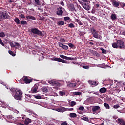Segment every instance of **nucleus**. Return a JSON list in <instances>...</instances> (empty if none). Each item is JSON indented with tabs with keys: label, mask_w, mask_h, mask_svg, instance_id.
I'll return each instance as SVG.
<instances>
[{
	"label": "nucleus",
	"mask_w": 125,
	"mask_h": 125,
	"mask_svg": "<svg viewBox=\"0 0 125 125\" xmlns=\"http://www.w3.org/2000/svg\"><path fill=\"white\" fill-rule=\"evenodd\" d=\"M10 90L12 92V95L15 100L20 101L21 100L23 92L21 90L12 88L10 89Z\"/></svg>",
	"instance_id": "nucleus-1"
},
{
	"label": "nucleus",
	"mask_w": 125,
	"mask_h": 125,
	"mask_svg": "<svg viewBox=\"0 0 125 125\" xmlns=\"http://www.w3.org/2000/svg\"><path fill=\"white\" fill-rule=\"evenodd\" d=\"M90 32L92 33V35H93L94 38L98 39L101 40L102 39V36L98 34V31H96L94 28H90Z\"/></svg>",
	"instance_id": "nucleus-2"
},
{
	"label": "nucleus",
	"mask_w": 125,
	"mask_h": 125,
	"mask_svg": "<svg viewBox=\"0 0 125 125\" xmlns=\"http://www.w3.org/2000/svg\"><path fill=\"white\" fill-rule=\"evenodd\" d=\"M31 33H33L36 35H38L40 36H42V31H40L38 29L35 28H31Z\"/></svg>",
	"instance_id": "nucleus-3"
},
{
	"label": "nucleus",
	"mask_w": 125,
	"mask_h": 125,
	"mask_svg": "<svg viewBox=\"0 0 125 125\" xmlns=\"http://www.w3.org/2000/svg\"><path fill=\"white\" fill-rule=\"evenodd\" d=\"M14 21H15V23L18 25L20 24L21 23L22 25L28 24V23L26 21L22 20V21H20V20L18 18H15V19L14 20Z\"/></svg>",
	"instance_id": "nucleus-4"
},
{
	"label": "nucleus",
	"mask_w": 125,
	"mask_h": 125,
	"mask_svg": "<svg viewBox=\"0 0 125 125\" xmlns=\"http://www.w3.org/2000/svg\"><path fill=\"white\" fill-rule=\"evenodd\" d=\"M18 120L19 121H23L24 120V123L25 125H29V123H32V120L31 119H29L28 118H24L23 117H19L18 118Z\"/></svg>",
	"instance_id": "nucleus-5"
},
{
	"label": "nucleus",
	"mask_w": 125,
	"mask_h": 125,
	"mask_svg": "<svg viewBox=\"0 0 125 125\" xmlns=\"http://www.w3.org/2000/svg\"><path fill=\"white\" fill-rule=\"evenodd\" d=\"M117 45L119 46V48L123 49L125 47V43L122 40H118L117 41Z\"/></svg>",
	"instance_id": "nucleus-6"
},
{
	"label": "nucleus",
	"mask_w": 125,
	"mask_h": 125,
	"mask_svg": "<svg viewBox=\"0 0 125 125\" xmlns=\"http://www.w3.org/2000/svg\"><path fill=\"white\" fill-rule=\"evenodd\" d=\"M48 83L50 84L51 85L54 86L55 87L60 86L61 84L57 81H54L53 80L48 81Z\"/></svg>",
	"instance_id": "nucleus-7"
},
{
	"label": "nucleus",
	"mask_w": 125,
	"mask_h": 125,
	"mask_svg": "<svg viewBox=\"0 0 125 125\" xmlns=\"http://www.w3.org/2000/svg\"><path fill=\"white\" fill-rule=\"evenodd\" d=\"M1 19H9L10 18V16L8 15V13L6 12H1Z\"/></svg>",
	"instance_id": "nucleus-8"
},
{
	"label": "nucleus",
	"mask_w": 125,
	"mask_h": 125,
	"mask_svg": "<svg viewBox=\"0 0 125 125\" xmlns=\"http://www.w3.org/2000/svg\"><path fill=\"white\" fill-rule=\"evenodd\" d=\"M54 61H57L60 62L61 63H65V64H69L67 61L64 60V59L61 58H55L53 59Z\"/></svg>",
	"instance_id": "nucleus-9"
},
{
	"label": "nucleus",
	"mask_w": 125,
	"mask_h": 125,
	"mask_svg": "<svg viewBox=\"0 0 125 125\" xmlns=\"http://www.w3.org/2000/svg\"><path fill=\"white\" fill-rule=\"evenodd\" d=\"M21 80V81H24L25 83H30L32 81V79H29V78L27 76H23Z\"/></svg>",
	"instance_id": "nucleus-10"
},
{
	"label": "nucleus",
	"mask_w": 125,
	"mask_h": 125,
	"mask_svg": "<svg viewBox=\"0 0 125 125\" xmlns=\"http://www.w3.org/2000/svg\"><path fill=\"white\" fill-rule=\"evenodd\" d=\"M58 46L59 47H61V48L63 49L64 50H67L69 48L68 46L62 44L61 42H58Z\"/></svg>",
	"instance_id": "nucleus-11"
},
{
	"label": "nucleus",
	"mask_w": 125,
	"mask_h": 125,
	"mask_svg": "<svg viewBox=\"0 0 125 125\" xmlns=\"http://www.w3.org/2000/svg\"><path fill=\"white\" fill-rule=\"evenodd\" d=\"M116 122L119 125H125V121L122 118L117 119Z\"/></svg>",
	"instance_id": "nucleus-12"
},
{
	"label": "nucleus",
	"mask_w": 125,
	"mask_h": 125,
	"mask_svg": "<svg viewBox=\"0 0 125 125\" xmlns=\"http://www.w3.org/2000/svg\"><path fill=\"white\" fill-rule=\"evenodd\" d=\"M111 3L114 7L119 8V6H120L119 1L117 2L115 0H112Z\"/></svg>",
	"instance_id": "nucleus-13"
},
{
	"label": "nucleus",
	"mask_w": 125,
	"mask_h": 125,
	"mask_svg": "<svg viewBox=\"0 0 125 125\" xmlns=\"http://www.w3.org/2000/svg\"><path fill=\"white\" fill-rule=\"evenodd\" d=\"M60 57L62 59H64L65 60H75V58H72V57H67V56H65L63 55H60Z\"/></svg>",
	"instance_id": "nucleus-14"
},
{
	"label": "nucleus",
	"mask_w": 125,
	"mask_h": 125,
	"mask_svg": "<svg viewBox=\"0 0 125 125\" xmlns=\"http://www.w3.org/2000/svg\"><path fill=\"white\" fill-rule=\"evenodd\" d=\"M68 7L69 11L73 12L75 11V7L74 4H69Z\"/></svg>",
	"instance_id": "nucleus-15"
},
{
	"label": "nucleus",
	"mask_w": 125,
	"mask_h": 125,
	"mask_svg": "<svg viewBox=\"0 0 125 125\" xmlns=\"http://www.w3.org/2000/svg\"><path fill=\"white\" fill-rule=\"evenodd\" d=\"M88 83H89V84L90 85H95V86L98 85V83L96 82V81L89 80L88 81Z\"/></svg>",
	"instance_id": "nucleus-16"
},
{
	"label": "nucleus",
	"mask_w": 125,
	"mask_h": 125,
	"mask_svg": "<svg viewBox=\"0 0 125 125\" xmlns=\"http://www.w3.org/2000/svg\"><path fill=\"white\" fill-rule=\"evenodd\" d=\"M63 10H60L58 9V10H57V11H56V15L58 16H63Z\"/></svg>",
	"instance_id": "nucleus-17"
},
{
	"label": "nucleus",
	"mask_w": 125,
	"mask_h": 125,
	"mask_svg": "<svg viewBox=\"0 0 125 125\" xmlns=\"http://www.w3.org/2000/svg\"><path fill=\"white\" fill-rule=\"evenodd\" d=\"M38 89V86L37 85L34 86V87L31 89V91L33 93H37Z\"/></svg>",
	"instance_id": "nucleus-18"
},
{
	"label": "nucleus",
	"mask_w": 125,
	"mask_h": 125,
	"mask_svg": "<svg viewBox=\"0 0 125 125\" xmlns=\"http://www.w3.org/2000/svg\"><path fill=\"white\" fill-rule=\"evenodd\" d=\"M100 109V107L98 106H93L92 108L93 112H95L96 111L99 110Z\"/></svg>",
	"instance_id": "nucleus-19"
},
{
	"label": "nucleus",
	"mask_w": 125,
	"mask_h": 125,
	"mask_svg": "<svg viewBox=\"0 0 125 125\" xmlns=\"http://www.w3.org/2000/svg\"><path fill=\"white\" fill-rule=\"evenodd\" d=\"M25 18H26V19H27L28 21H29V20H32L34 21L36 20V19L35 17H33L31 15H28V16L25 17Z\"/></svg>",
	"instance_id": "nucleus-20"
},
{
	"label": "nucleus",
	"mask_w": 125,
	"mask_h": 125,
	"mask_svg": "<svg viewBox=\"0 0 125 125\" xmlns=\"http://www.w3.org/2000/svg\"><path fill=\"white\" fill-rule=\"evenodd\" d=\"M106 91H107L106 88H104V87H103V88L100 89V90H99V92L101 93H106Z\"/></svg>",
	"instance_id": "nucleus-21"
},
{
	"label": "nucleus",
	"mask_w": 125,
	"mask_h": 125,
	"mask_svg": "<svg viewBox=\"0 0 125 125\" xmlns=\"http://www.w3.org/2000/svg\"><path fill=\"white\" fill-rule=\"evenodd\" d=\"M89 52L94 56H98L97 55L98 54L97 52L94 51L92 49L89 50Z\"/></svg>",
	"instance_id": "nucleus-22"
},
{
	"label": "nucleus",
	"mask_w": 125,
	"mask_h": 125,
	"mask_svg": "<svg viewBox=\"0 0 125 125\" xmlns=\"http://www.w3.org/2000/svg\"><path fill=\"white\" fill-rule=\"evenodd\" d=\"M111 19L112 21H115L117 19V17L115 14H112L111 15Z\"/></svg>",
	"instance_id": "nucleus-23"
},
{
	"label": "nucleus",
	"mask_w": 125,
	"mask_h": 125,
	"mask_svg": "<svg viewBox=\"0 0 125 125\" xmlns=\"http://www.w3.org/2000/svg\"><path fill=\"white\" fill-rule=\"evenodd\" d=\"M83 8L87 11H89L90 9V7L87 5L86 3L83 4Z\"/></svg>",
	"instance_id": "nucleus-24"
},
{
	"label": "nucleus",
	"mask_w": 125,
	"mask_h": 125,
	"mask_svg": "<svg viewBox=\"0 0 125 125\" xmlns=\"http://www.w3.org/2000/svg\"><path fill=\"white\" fill-rule=\"evenodd\" d=\"M69 116L70 118H76L77 114L75 113H71L69 114Z\"/></svg>",
	"instance_id": "nucleus-25"
},
{
	"label": "nucleus",
	"mask_w": 125,
	"mask_h": 125,
	"mask_svg": "<svg viewBox=\"0 0 125 125\" xmlns=\"http://www.w3.org/2000/svg\"><path fill=\"white\" fill-rule=\"evenodd\" d=\"M68 86L70 88H74L76 86V83H71L68 84Z\"/></svg>",
	"instance_id": "nucleus-26"
},
{
	"label": "nucleus",
	"mask_w": 125,
	"mask_h": 125,
	"mask_svg": "<svg viewBox=\"0 0 125 125\" xmlns=\"http://www.w3.org/2000/svg\"><path fill=\"white\" fill-rule=\"evenodd\" d=\"M42 90L43 92H44L45 93H47V92H48V89L47 88V87H43L42 88Z\"/></svg>",
	"instance_id": "nucleus-27"
},
{
	"label": "nucleus",
	"mask_w": 125,
	"mask_h": 125,
	"mask_svg": "<svg viewBox=\"0 0 125 125\" xmlns=\"http://www.w3.org/2000/svg\"><path fill=\"white\" fill-rule=\"evenodd\" d=\"M57 25L58 26H63L64 25V21H58Z\"/></svg>",
	"instance_id": "nucleus-28"
},
{
	"label": "nucleus",
	"mask_w": 125,
	"mask_h": 125,
	"mask_svg": "<svg viewBox=\"0 0 125 125\" xmlns=\"http://www.w3.org/2000/svg\"><path fill=\"white\" fill-rule=\"evenodd\" d=\"M112 46L113 47V48H118L119 46L117 44V43H113L112 44Z\"/></svg>",
	"instance_id": "nucleus-29"
},
{
	"label": "nucleus",
	"mask_w": 125,
	"mask_h": 125,
	"mask_svg": "<svg viewBox=\"0 0 125 125\" xmlns=\"http://www.w3.org/2000/svg\"><path fill=\"white\" fill-rule=\"evenodd\" d=\"M8 43H9L12 48H16V46L14 45V43L11 42H8Z\"/></svg>",
	"instance_id": "nucleus-30"
},
{
	"label": "nucleus",
	"mask_w": 125,
	"mask_h": 125,
	"mask_svg": "<svg viewBox=\"0 0 125 125\" xmlns=\"http://www.w3.org/2000/svg\"><path fill=\"white\" fill-rule=\"evenodd\" d=\"M75 21L76 22L78 23L79 25H82V22L80 21L79 19H75Z\"/></svg>",
	"instance_id": "nucleus-31"
},
{
	"label": "nucleus",
	"mask_w": 125,
	"mask_h": 125,
	"mask_svg": "<svg viewBox=\"0 0 125 125\" xmlns=\"http://www.w3.org/2000/svg\"><path fill=\"white\" fill-rule=\"evenodd\" d=\"M104 106L105 108H106L107 109H110V106L109 104H107L106 103H104Z\"/></svg>",
	"instance_id": "nucleus-32"
},
{
	"label": "nucleus",
	"mask_w": 125,
	"mask_h": 125,
	"mask_svg": "<svg viewBox=\"0 0 125 125\" xmlns=\"http://www.w3.org/2000/svg\"><path fill=\"white\" fill-rule=\"evenodd\" d=\"M67 45H68L69 47L71 48H73V49L75 48V46L73 44L70 43L67 44Z\"/></svg>",
	"instance_id": "nucleus-33"
},
{
	"label": "nucleus",
	"mask_w": 125,
	"mask_h": 125,
	"mask_svg": "<svg viewBox=\"0 0 125 125\" xmlns=\"http://www.w3.org/2000/svg\"><path fill=\"white\" fill-rule=\"evenodd\" d=\"M76 105V102L75 101H71V102H70V106H71V107H73L74 105Z\"/></svg>",
	"instance_id": "nucleus-34"
},
{
	"label": "nucleus",
	"mask_w": 125,
	"mask_h": 125,
	"mask_svg": "<svg viewBox=\"0 0 125 125\" xmlns=\"http://www.w3.org/2000/svg\"><path fill=\"white\" fill-rule=\"evenodd\" d=\"M9 54L11 55V56H12L13 57H15L16 56V54L14 53V52H12V51L11 50H9L8 51Z\"/></svg>",
	"instance_id": "nucleus-35"
},
{
	"label": "nucleus",
	"mask_w": 125,
	"mask_h": 125,
	"mask_svg": "<svg viewBox=\"0 0 125 125\" xmlns=\"http://www.w3.org/2000/svg\"><path fill=\"white\" fill-rule=\"evenodd\" d=\"M81 119L82 120L85 121L86 122L89 121V118L88 117H84L82 118Z\"/></svg>",
	"instance_id": "nucleus-36"
},
{
	"label": "nucleus",
	"mask_w": 125,
	"mask_h": 125,
	"mask_svg": "<svg viewBox=\"0 0 125 125\" xmlns=\"http://www.w3.org/2000/svg\"><path fill=\"white\" fill-rule=\"evenodd\" d=\"M5 36V33L3 32H1L0 33V37L1 38H4Z\"/></svg>",
	"instance_id": "nucleus-37"
},
{
	"label": "nucleus",
	"mask_w": 125,
	"mask_h": 125,
	"mask_svg": "<svg viewBox=\"0 0 125 125\" xmlns=\"http://www.w3.org/2000/svg\"><path fill=\"white\" fill-rule=\"evenodd\" d=\"M37 5L40 6L41 5L39 0H34Z\"/></svg>",
	"instance_id": "nucleus-38"
},
{
	"label": "nucleus",
	"mask_w": 125,
	"mask_h": 125,
	"mask_svg": "<svg viewBox=\"0 0 125 125\" xmlns=\"http://www.w3.org/2000/svg\"><path fill=\"white\" fill-rule=\"evenodd\" d=\"M90 19L93 21H95L97 20V18H96V17L92 16V17H90Z\"/></svg>",
	"instance_id": "nucleus-39"
},
{
	"label": "nucleus",
	"mask_w": 125,
	"mask_h": 125,
	"mask_svg": "<svg viewBox=\"0 0 125 125\" xmlns=\"http://www.w3.org/2000/svg\"><path fill=\"white\" fill-rule=\"evenodd\" d=\"M75 26L73 23L68 24V27L70 28H74Z\"/></svg>",
	"instance_id": "nucleus-40"
},
{
	"label": "nucleus",
	"mask_w": 125,
	"mask_h": 125,
	"mask_svg": "<svg viewBox=\"0 0 125 125\" xmlns=\"http://www.w3.org/2000/svg\"><path fill=\"white\" fill-rule=\"evenodd\" d=\"M101 50H102V53L106 54V53H107V50H105V49L101 48Z\"/></svg>",
	"instance_id": "nucleus-41"
},
{
	"label": "nucleus",
	"mask_w": 125,
	"mask_h": 125,
	"mask_svg": "<svg viewBox=\"0 0 125 125\" xmlns=\"http://www.w3.org/2000/svg\"><path fill=\"white\" fill-rule=\"evenodd\" d=\"M27 112L28 113H30L31 114L34 115V116H36L37 115L36 114L35 112H34L33 111H31L30 110H27Z\"/></svg>",
	"instance_id": "nucleus-42"
},
{
	"label": "nucleus",
	"mask_w": 125,
	"mask_h": 125,
	"mask_svg": "<svg viewBox=\"0 0 125 125\" xmlns=\"http://www.w3.org/2000/svg\"><path fill=\"white\" fill-rule=\"evenodd\" d=\"M19 17L21 18V19H24L25 18V16H24L23 14H21L19 15Z\"/></svg>",
	"instance_id": "nucleus-43"
},
{
	"label": "nucleus",
	"mask_w": 125,
	"mask_h": 125,
	"mask_svg": "<svg viewBox=\"0 0 125 125\" xmlns=\"http://www.w3.org/2000/svg\"><path fill=\"white\" fill-rule=\"evenodd\" d=\"M70 20V17H64V21H68Z\"/></svg>",
	"instance_id": "nucleus-44"
},
{
	"label": "nucleus",
	"mask_w": 125,
	"mask_h": 125,
	"mask_svg": "<svg viewBox=\"0 0 125 125\" xmlns=\"http://www.w3.org/2000/svg\"><path fill=\"white\" fill-rule=\"evenodd\" d=\"M59 93H60V95H61L62 96H63V95H65V92H64L63 91H60Z\"/></svg>",
	"instance_id": "nucleus-45"
},
{
	"label": "nucleus",
	"mask_w": 125,
	"mask_h": 125,
	"mask_svg": "<svg viewBox=\"0 0 125 125\" xmlns=\"http://www.w3.org/2000/svg\"><path fill=\"white\" fill-rule=\"evenodd\" d=\"M74 95H80L81 94V92H75L73 93Z\"/></svg>",
	"instance_id": "nucleus-46"
},
{
	"label": "nucleus",
	"mask_w": 125,
	"mask_h": 125,
	"mask_svg": "<svg viewBox=\"0 0 125 125\" xmlns=\"http://www.w3.org/2000/svg\"><path fill=\"white\" fill-rule=\"evenodd\" d=\"M60 42H65V40L63 38H61V39H60Z\"/></svg>",
	"instance_id": "nucleus-47"
},
{
	"label": "nucleus",
	"mask_w": 125,
	"mask_h": 125,
	"mask_svg": "<svg viewBox=\"0 0 125 125\" xmlns=\"http://www.w3.org/2000/svg\"><path fill=\"white\" fill-rule=\"evenodd\" d=\"M15 44L16 45L15 46L18 47H16L15 48H16V49H18L19 48H20V43H15Z\"/></svg>",
	"instance_id": "nucleus-48"
},
{
	"label": "nucleus",
	"mask_w": 125,
	"mask_h": 125,
	"mask_svg": "<svg viewBox=\"0 0 125 125\" xmlns=\"http://www.w3.org/2000/svg\"><path fill=\"white\" fill-rule=\"evenodd\" d=\"M61 125H68V123H67V121H64L61 124Z\"/></svg>",
	"instance_id": "nucleus-49"
},
{
	"label": "nucleus",
	"mask_w": 125,
	"mask_h": 125,
	"mask_svg": "<svg viewBox=\"0 0 125 125\" xmlns=\"http://www.w3.org/2000/svg\"><path fill=\"white\" fill-rule=\"evenodd\" d=\"M0 44L3 46H5V44L3 43L2 41L0 38Z\"/></svg>",
	"instance_id": "nucleus-50"
},
{
	"label": "nucleus",
	"mask_w": 125,
	"mask_h": 125,
	"mask_svg": "<svg viewBox=\"0 0 125 125\" xmlns=\"http://www.w3.org/2000/svg\"><path fill=\"white\" fill-rule=\"evenodd\" d=\"M79 110L83 111L84 110V107L83 106H80L79 107Z\"/></svg>",
	"instance_id": "nucleus-51"
},
{
	"label": "nucleus",
	"mask_w": 125,
	"mask_h": 125,
	"mask_svg": "<svg viewBox=\"0 0 125 125\" xmlns=\"http://www.w3.org/2000/svg\"><path fill=\"white\" fill-rule=\"evenodd\" d=\"M64 8H63L62 7H61V6H60V7H59V8H58L57 9V10H64Z\"/></svg>",
	"instance_id": "nucleus-52"
},
{
	"label": "nucleus",
	"mask_w": 125,
	"mask_h": 125,
	"mask_svg": "<svg viewBox=\"0 0 125 125\" xmlns=\"http://www.w3.org/2000/svg\"><path fill=\"white\" fill-rule=\"evenodd\" d=\"M35 98H36L37 99H41L42 98L41 96H35Z\"/></svg>",
	"instance_id": "nucleus-53"
},
{
	"label": "nucleus",
	"mask_w": 125,
	"mask_h": 125,
	"mask_svg": "<svg viewBox=\"0 0 125 125\" xmlns=\"http://www.w3.org/2000/svg\"><path fill=\"white\" fill-rule=\"evenodd\" d=\"M120 5L122 8L125 7V3H121Z\"/></svg>",
	"instance_id": "nucleus-54"
},
{
	"label": "nucleus",
	"mask_w": 125,
	"mask_h": 125,
	"mask_svg": "<svg viewBox=\"0 0 125 125\" xmlns=\"http://www.w3.org/2000/svg\"><path fill=\"white\" fill-rule=\"evenodd\" d=\"M119 107H120V106H119V105H114V106H113V108H114V109H118V108H119Z\"/></svg>",
	"instance_id": "nucleus-55"
},
{
	"label": "nucleus",
	"mask_w": 125,
	"mask_h": 125,
	"mask_svg": "<svg viewBox=\"0 0 125 125\" xmlns=\"http://www.w3.org/2000/svg\"><path fill=\"white\" fill-rule=\"evenodd\" d=\"M118 117L116 115H114V116H113V119L114 120H116V119H118Z\"/></svg>",
	"instance_id": "nucleus-56"
},
{
	"label": "nucleus",
	"mask_w": 125,
	"mask_h": 125,
	"mask_svg": "<svg viewBox=\"0 0 125 125\" xmlns=\"http://www.w3.org/2000/svg\"><path fill=\"white\" fill-rule=\"evenodd\" d=\"M44 19H45L44 17H40V19H39V20H40V21L44 20Z\"/></svg>",
	"instance_id": "nucleus-57"
},
{
	"label": "nucleus",
	"mask_w": 125,
	"mask_h": 125,
	"mask_svg": "<svg viewBox=\"0 0 125 125\" xmlns=\"http://www.w3.org/2000/svg\"><path fill=\"white\" fill-rule=\"evenodd\" d=\"M83 68L88 69H89V66H83Z\"/></svg>",
	"instance_id": "nucleus-58"
},
{
	"label": "nucleus",
	"mask_w": 125,
	"mask_h": 125,
	"mask_svg": "<svg viewBox=\"0 0 125 125\" xmlns=\"http://www.w3.org/2000/svg\"><path fill=\"white\" fill-rule=\"evenodd\" d=\"M60 4H61V5H62V6H64V5H65L64 3V2H63V1L61 2H60Z\"/></svg>",
	"instance_id": "nucleus-59"
},
{
	"label": "nucleus",
	"mask_w": 125,
	"mask_h": 125,
	"mask_svg": "<svg viewBox=\"0 0 125 125\" xmlns=\"http://www.w3.org/2000/svg\"><path fill=\"white\" fill-rule=\"evenodd\" d=\"M7 118L9 119H11L12 118V117L11 116H7Z\"/></svg>",
	"instance_id": "nucleus-60"
},
{
	"label": "nucleus",
	"mask_w": 125,
	"mask_h": 125,
	"mask_svg": "<svg viewBox=\"0 0 125 125\" xmlns=\"http://www.w3.org/2000/svg\"><path fill=\"white\" fill-rule=\"evenodd\" d=\"M81 1H83V2L85 3L88 1V0H81Z\"/></svg>",
	"instance_id": "nucleus-61"
},
{
	"label": "nucleus",
	"mask_w": 125,
	"mask_h": 125,
	"mask_svg": "<svg viewBox=\"0 0 125 125\" xmlns=\"http://www.w3.org/2000/svg\"><path fill=\"white\" fill-rule=\"evenodd\" d=\"M89 44H90V45H93L94 44L93 43V42H89Z\"/></svg>",
	"instance_id": "nucleus-62"
},
{
	"label": "nucleus",
	"mask_w": 125,
	"mask_h": 125,
	"mask_svg": "<svg viewBox=\"0 0 125 125\" xmlns=\"http://www.w3.org/2000/svg\"><path fill=\"white\" fill-rule=\"evenodd\" d=\"M95 6H96L97 8H99V4H96Z\"/></svg>",
	"instance_id": "nucleus-63"
},
{
	"label": "nucleus",
	"mask_w": 125,
	"mask_h": 125,
	"mask_svg": "<svg viewBox=\"0 0 125 125\" xmlns=\"http://www.w3.org/2000/svg\"><path fill=\"white\" fill-rule=\"evenodd\" d=\"M122 35L125 36V31H123L122 33Z\"/></svg>",
	"instance_id": "nucleus-64"
}]
</instances>
